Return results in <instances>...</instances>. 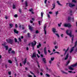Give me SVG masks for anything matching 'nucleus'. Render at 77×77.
Wrapping results in <instances>:
<instances>
[{
  "instance_id": "f257e3e1",
  "label": "nucleus",
  "mask_w": 77,
  "mask_h": 77,
  "mask_svg": "<svg viewBox=\"0 0 77 77\" xmlns=\"http://www.w3.org/2000/svg\"><path fill=\"white\" fill-rule=\"evenodd\" d=\"M66 33L67 35L69 36L70 37H72V41H73V40H74V35H72V31H71V30H67L66 32Z\"/></svg>"
},
{
  "instance_id": "f03ea898",
  "label": "nucleus",
  "mask_w": 77,
  "mask_h": 77,
  "mask_svg": "<svg viewBox=\"0 0 77 77\" xmlns=\"http://www.w3.org/2000/svg\"><path fill=\"white\" fill-rule=\"evenodd\" d=\"M77 63H76L75 64H72L68 68L70 70H72V71H73L74 70V68H72V67H75V66H77Z\"/></svg>"
},
{
  "instance_id": "7ed1b4c3",
  "label": "nucleus",
  "mask_w": 77,
  "mask_h": 77,
  "mask_svg": "<svg viewBox=\"0 0 77 77\" xmlns=\"http://www.w3.org/2000/svg\"><path fill=\"white\" fill-rule=\"evenodd\" d=\"M6 41L8 44H10L11 45H12V44L14 42L13 39H9V40L8 39H6Z\"/></svg>"
},
{
  "instance_id": "20e7f679",
  "label": "nucleus",
  "mask_w": 77,
  "mask_h": 77,
  "mask_svg": "<svg viewBox=\"0 0 77 77\" xmlns=\"http://www.w3.org/2000/svg\"><path fill=\"white\" fill-rule=\"evenodd\" d=\"M64 26L66 27H68L69 28H70V27H71L72 25L70 23L68 24H65L64 25Z\"/></svg>"
},
{
  "instance_id": "39448f33",
  "label": "nucleus",
  "mask_w": 77,
  "mask_h": 77,
  "mask_svg": "<svg viewBox=\"0 0 77 77\" xmlns=\"http://www.w3.org/2000/svg\"><path fill=\"white\" fill-rule=\"evenodd\" d=\"M46 27H47V25H46V24H45L44 26V30L45 32V35H46V34H47V31H46Z\"/></svg>"
},
{
  "instance_id": "423d86ee",
  "label": "nucleus",
  "mask_w": 77,
  "mask_h": 77,
  "mask_svg": "<svg viewBox=\"0 0 77 77\" xmlns=\"http://www.w3.org/2000/svg\"><path fill=\"white\" fill-rule=\"evenodd\" d=\"M33 42L35 43L34 44L33 42H32L31 43L32 47H34V46H35V45L36 44V42L35 41H34Z\"/></svg>"
},
{
  "instance_id": "0eeeda50",
  "label": "nucleus",
  "mask_w": 77,
  "mask_h": 77,
  "mask_svg": "<svg viewBox=\"0 0 77 77\" xmlns=\"http://www.w3.org/2000/svg\"><path fill=\"white\" fill-rule=\"evenodd\" d=\"M36 57V53H32V58H33V57Z\"/></svg>"
},
{
  "instance_id": "6e6552de",
  "label": "nucleus",
  "mask_w": 77,
  "mask_h": 77,
  "mask_svg": "<svg viewBox=\"0 0 77 77\" xmlns=\"http://www.w3.org/2000/svg\"><path fill=\"white\" fill-rule=\"evenodd\" d=\"M5 45L6 44H2V45H3V46H5L6 50H8V46H6Z\"/></svg>"
},
{
  "instance_id": "1a4fd4ad",
  "label": "nucleus",
  "mask_w": 77,
  "mask_h": 77,
  "mask_svg": "<svg viewBox=\"0 0 77 77\" xmlns=\"http://www.w3.org/2000/svg\"><path fill=\"white\" fill-rule=\"evenodd\" d=\"M69 6L70 8H72V7H74V6H75V5L74 4H72L71 3H69Z\"/></svg>"
},
{
  "instance_id": "9d476101",
  "label": "nucleus",
  "mask_w": 77,
  "mask_h": 77,
  "mask_svg": "<svg viewBox=\"0 0 77 77\" xmlns=\"http://www.w3.org/2000/svg\"><path fill=\"white\" fill-rule=\"evenodd\" d=\"M28 27H29V29L31 31H33V27H32L30 25H29Z\"/></svg>"
},
{
  "instance_id": "9b49d317",
  "label": "nucleus",
  "mask_w": 77,
  "mask_h": 77,
  "mask_svg": "<svg viewBox=\"0 0 77 77\" xmlns=\"http://www.w3.org/2000/svg\"><path fill=\"white\" fill-rule=\"evenodd\" d=\"M14 32L15 33H16V34H18L19 33L18 31L16 29H14Z\"/></svg>"
},
{
  "instance_id": "f8f14e48",
  "label": "nucleus",
  "mask_w": 77,
  "mask_h": 77,
  "mask_svg": "<svg viewBox=\"0 0 77 77\" xmlns=\"http://www.w3.org/2000/svg\"><path fill=\"white\" fill-rule=\"evenodd\" d=\"M52 32H54V33H56V32H56V29L54 28H52Z\"/></svg>"
},
{
  "instance_id": "ddd939ff",
  "label": "nucleus",
  "mask_w": 77,
  "mask_h": 77,
  "mask_svg": "<svg viewBox=\"0 0 77 77\" xmlns=\"http://www.w3.org/2000/svg\"><path fill=\"white\" fill-rule=\"evenodd\" d=\"M55 3H54L52 4V7L53 8H51L52 10H53L54 8H55V6H56V5H55Z\"/></svg>"
},
{
  "instance_id": "4468645a",
  "label": "nucleus",
  "mask_w": 77,
  "mask_h": 77,
  "mask_svg": "<svg viewBox=\"0 0 77 77\" xmlns=\"http://www.w3.org/2000/svg\"><path fill=\"white\" fill-rule=\"evenodd\" d=\"M42 60H43V61L44 62V63H46L47 62H46V59H45V58H43L42 59Z\"/></svg>"
},
{
  "instance_id": "2eb2a0df",
  "label": "nucleus",
  "mask_w": 77,
  "mask_h": 77,
  "mask_svg": "<svg viewBox=\"0 0 77 77\" xmlns=\"http://www.w3.org/2000/svg\"><path fill=\"white\" fill-rule=\"evenodd\" d=\"M44 54L45 55H47V51L46 50V47H45L44 49Z\"/></svg>"
},
{
  "instance_id": "dca6fc26",
  "label": "nucleus",
  "mask_w": 77,
  "mask_h": 77,
  "mask_svg": "<svg viewBox=\"0 0 77 77\" xmlns=\"http://www.w3.org/2000/svg\"><path fill=\"white\" fill-rule=\"evenodd\" d=\"M68 57H69V54H67L66 57L65 58V60H67L68 58Z\"/></svg>"
},
{
  "instance_id": "f3484780",
  "label": "nucleus",
  "mask_w": 77,
  "mask_h": 77,
  "mask_svg": "<svg viewBox=\"0 0 77 77\" xmlns=\"http://www.w3.org/2000/svg\"><path fill=\"white\" fill-rule=\"evenodd\" d=\"M74 47H72L71 48V51H70V53H72V51H74Z\"/></svg>"
},
{
  "instance_id": "a211bd4d",
  "label": "nucleus",
  "mask_w": 77,
  "mask_h": 77,
  "mask_svg": "<svg viewBox=\"0 0 77 77\" xmlns=\"http://www.w3.org/2000/svg\"><path fill=\"white\" fill-rule=\"evenodd\" d=\"M69 47L67 48V50L66 51H65V52L64 53V55L66 54V52H67V51H68V50H69Z\"/></svg>"
},
{
  "instance_id": "6ab92c4d",
  "label": "nucleus",
  "mask_w": 77,
  "mask_h": 77,
  "mask_svg": "<svg viewBox=\"0 0 77 77\" xmlns=\"http://www.w3.org/2000/svg\"><path fill=\"white\" fill-rule=\"evenodd\" d=\"M41 44L40 43L38 44V45L37 46V48H39V47H41Z\"/></svg>"
},
{
  "instance_id": "aec40b11",
  "label": "nucleus",
  "mask_w": 77,
  "mask_h": 77,
  "mask_svg": "<svg viewBox=\"0 0 77 77\" xmlns=\"http://www.w3.org/2000/svg\"><path fill=\"white\" fill-rule=\"evenodd\" d=\"M26 62H27V60L26 59V58H25L24 61L23 62V64L25 65V64L26 63Z\"/></svg>"
},
{
  "instance_id": "412c9836",
  "label": "nucleus",
  "mask_w": 77,
  "mask_h": 77,
  "mask_svg": "<svg viewBox=\"0 0 77 77\" xmlns=\"http://www.w3.org/2000/svg\"><path fill=\"white\" fill-rule=\"evenodd\" d=\"M55 16H57V15H58V14H59V12H58V11H56L55 12Z\"/></svg>"
},
{
  "instance_id": "4be33fe9",
  "label": "nucleus",
  "mask_w": 77,
  "mask_h": 77,
  "mask_svg": "<svg viewBox=\"0 0 77 77\" xmlns=\"http://www.w3.org/2000/svg\"><path fill=\"white\" fill-rule=\"evenodd\" d=\"M57 3H58V5H60V6H62V5L60 4V3L59 2V1H57Z\"/></svg>"
},
{
  "instance_id": "5701e85b",
  "label": "nucleus",
  "mask_w": 77,
  "mask_h": 77,
  "mask_svg": "<svg viewBox=\"0 0 77 77\" xmlns=\"http://www.w3.org/2000/svg\"><path fill=\"white\" fill-rule=\"evenodd\" d=\"M69 14H70L71 15H72V14H72V10H70V11H69Z\"/></svg>"
},
{
  "instance_id": "b1692460",
  "label": "nucleus",
  "mask_w": 77,
  "mask_h": 77,
  "mask_svg": "<svg viewBox=\"0 0 77 77\" xmlns=\"http://www.w3.org/2000/svg\"><path fill=\"white\" fill-rule=\"evenodd\" d=\"M9 26H10V28H12L13 27V25L11 23L9 24Z\"/></svg>"
},
{
  "instance_id": "393cba45",
  "label": "nucleus",
  "mask_w": 77,
  "mask_h": 77,
  "mask_svg": "<svg viewBox=\"0 0 77 77\" xmlns=\"http://www.w3.org/2000/svg\"><path fill=\"white\" fill-rule=\"evenodd\" d=\"M8 63H12V62L11 61V60H8Z\"/></svg>"
},
{
  "instance_id": "a878e982",
  "label": "nucleus",
  "mask_w": 77,
  "mask_h": 77,
  "mask_svg": "<svg viewBox=\"0 0 77 77\" xmlns=\"http://www.w3.org/2000/svg\"><path fill=\"white\" fill-rule=\"evenodd\" d=\"M11 53H12V54H15V51H11Z\"/></svg>"
},
{
  "instance_id": "bb28decb",
  "label": "nucleus",
  "mask_w": 77,
  "mask_h": 77,
  "mask_svg": "<svg viewBox=\"0 0 77 77\" xmlns=\"http://www.w3.org/2000/svg\"><path fill=\"white\" fill-rule=\"evenodd\" d=\"M62 72H63V73H64V74H68V73H67L66 72H64V71H62Z\"/></svg>"
},
{
  "instance_id": "cd10ccee",
  "label": "nucleus",
  "mask_w": 77,
  "mask_h": 77,
  "mask_svg": "<svg viewBox=\"0 0 77 77\" xmlns=\"http://www.w3.org/2000/svg\"><path fill=\"white\" fill-rule=\"evenodd\" d=\"M33 11V8H31L29 10V12H32Z\"/></svg>"
},
{
  "instance_id": "c85d7f7f",
  "label": "nucleus",
  "mask_w": 77,
  "mask_h": 77,
  "mask_svg": "<svg viewBox=\"0 0 77 77\" xmlns=\"http://www.w3.org/2000/svg\"><path fill=\"white\" fill-rule=\"evenodd\" d=\"M69 62H70V61H68L67 62H66V66H67L68 65V63H69Z\"/></svg>"
},
{
  "instance_id": "c756f323",
  "label": "nucleus",
  "mask_w": 77,
  "mask_h": 77,
  "mask_svg": "<svg viewBox=\"0 0 77 77\" xmlns=\"http://www.w3.org/2000/svg\"><path fill=\"white\" fill-rule=\"evenodd\" d=\"M41 18H42V17H43V13L41 12Z\"/></svg>"
},
{
  "instance_id": "7c9ffc66",
  "label": "nucleus",
  "mask_w": 77,
  "mask_h": 77,
  "mask_svg": "<svg viewBox=\"0 0 77 77\" xmlns=\"http://www.w3.org/2000/svg\"><path fill=\"white\" fill-rule=\"evenodd\" d=\"M77 45V41H76L75 44V47H76Z\"/></svg>"
},
{
  "instance_id": "2f4dec72",
  "label": "nucleus",
  "mask_w": 77,
  "mask_h": 77,
  "mask_svg": "<svg viewBox=\"0 0 77 77\" xmlns=\"http://www.w3.org/2000/svg\"><path fill=\"white\" fill-rule=\"evenodd\" d=\"M25 6H26V7H27V6H28L27 2V1H26L25 2Z\"/></svg>"
},
{
  "instance_id": "473e14b6",
  "label": "nucleus",
  "mask_w": 77,
  "mask_h": 77,
  "mask_svg": "<svg viewBox=\"0 0 77 77\" xmlns=\"http://www.w3.org/2000/svg\"><path fill=\"white\" fill-rule=\"evenodd\" d=\"M72 2L73 3H76L77 1L75 0H73L72 1Z\"/></svg>"
},
{
  "instance_id": "72a5a7b5",
  "label": "nucleus",
  "mask_w": 77,
  "mask_h": 77,
  "mask_svg": "<svg viewBox=\"0 0 77 77\" xmlns=\"http://www.w3.org/2000/svg\"><path fill=\"white\" fill-rule=\"evenodd\" d=\"M18 39L19 42H21V39L20 37Z\"/></svg>"
},
{
  "instance_id": "f704fd0d",
  "label": "nucleus",
  "mask_w": 77,
  "mask_h": 77,
  "mask_svg": "<svg viewBox=\"0 0 77 77\" xmlns=\"http://www.w3.org/2000/svg\"><path fill=\"white\" fill-rule=\"evenodd\" d=\"M54 57H53L51 58V60L52 61H53L54 60Z\"/></svg>"
},
{
  "instance_id": "c9c22d12",
  "label": "nucleus",
  "mask_w": 77,
  "mask_h": 77,
  "mask_svg": "<svg viewBox=\"0 0 77 77\" xmlns=\"http://www.w3.org/2000/svg\"><path fill=\"white\" fill-rule=\"evenodd\" d=\"M13 9L15 8V5L14 4L13 5Z\"/></svg>"
},
{
  "instance_id": "e433bc0d",
  "label": "nucleus",
  "mask_w": 77,
  "mask_h": 77,
  "mask_svg": "<svg viewBox=\"0 0 77 77\" xmlns=\"http://www.w3.org/2000/svg\"><path fill=\"white\" fill-rule=\"evenodd\" d=\"M71 18L70 17H68V20H71Z\"/></svg>"
},
{
  "instance_id": "4c0bfd02",
  "label": "nucleus",
  "mask_w": 77,
  "mask_h": 77,
  "mask_svg": "<svg viewBox=\"0 0 77 77\" xmlns=\"http://www.w3.org/2000/svg\"><path fill=\"white\" fill-rule=\"evenodd\" d=\"M14 60L16 62H17V57H15Z\"/></svg>"
},
{
  "instance_id": "58836bf2",
  "label": "nucleus",
  "mask_w": 77,
  "mask_h": 77,
  "mask_svg": "<svg viewBox=\"0 0 77 77\" xmlns=\"http://www.w3.org/2000/svg\"><path fill=\"white\" fill-rule=\"evenodd\" d=\"M58 48V46H55V49H57Z\"/></svg>"
},
{
  "instance_id": "ea45409f",
  "label": "nucleus",
  "mask_w": 77,
  "mask_h": 77,
  "mask_svg": "<svg viewBox=\"0 0 77 77\" xmlns=\"http://www.w3.org/2000/svg\"><path fill=\"white\" fill-rule=\"evenodd\" d=\"M12 51V48H10L8 50V51Z\"/></svg>"
},
{
  "instance_id": "a19ab883",
  "label": "nucleus",
  "mask_w": 77,
  "mask_h": 77,
  "mask_svg": "<svg viewBox=\"0 0 77 77\" xmlns=\"http://www.w3.org/2000/svg\"><path fill=\"white\" fill-rule=\"evenodd\" d=\"M15 18H17V17H18V15L17 14H16L14 15Z\"/></svg>"
},
{
  "instance_id": "79ce46f5",
  "label": "nucleus",
  "mask_w": 77,
  "mask_h": 77,
  "mask_svg": "<svg viewBox=\"0 0 77 77\" xmlns=\"http://www.w3.org/2000/svg\"><path fill=\"white\" fill-rule=\"evenodd\" d=\"M30 73L31 74H32L33 75H35V74H34V73H33V72H32L31 71H30Z\"/></svg>"
},
{
  "instance_id": "37998d69",
  "label": "nucleus",
  "mask_w": 77,
  "mask_h": 77,
  "mask_svg": "<svg viewBox=\"0 0 77 77\" xmlns=\"http://www.w3.org/2000/svg\"><path fill=\"white\" fill-rule=\"evenodd\" d=\"M55 35H56L58 37V38H59L60 37V36L59 35V34L57 33H55Z\"/></svg>"
},
{
  "instance_id": "c03bdc74",
  "label": "nucleus",
  "mask_w": 77,
  "mask_h": 77,
  "mask_svg": "<svg viewBox=\"0 0 77 77\" xmlns=\"http://www.w3.org/2000/svg\"><path fill=\"white\" fill-rule=\"evenodd\" d=\"M46 75L47 76V77H50V75L49 74H48L47 73L46 74Z\"/></svg>"
},
{
  "instance_id": "a18cd8bd",
  "label": "nucleus",
  "mask_w": 77,
  "mask_h": 77,
  "mask_svg": "<svg viewBox=\"0 0 77 77\" xmlns=\"http://www.w3.org/2000/svg\"><path fill=\"white\" fill-rule=\"evenodd\" d=\"M14 40L15 41V42H17V38H14Z\"/></svg>"
},
{
  "instance_id": "49530a36",
  "label": "nucleus",
  "mask_w": 77,
  "mask_h": 77,
  "mask_svg": "<svg viewBox=\"0 0 77 77\" xmlns=\"http://www.w3.org/2000/svg\"><path fill=\"white\" fill-rule=\"evenodd\" d=\"M56 44H57V42H56V41L54 42V45H56Z\"/></svg>"
},
{
  "instance_id": "de8ad7c7",
  "label": "nucleus",
  "mask_w": 77,
  "mask_h": 77,
  "mask_svg": "<svg viewBox=\"0 0 77 77\" xmlns=\"http://www.w3.org/2000/svg\"><path fill=\"white\" fill-rule=\"evenodd\" d=\"M68 72H69V73H73V72H72V71H68Z\"/></svg>"
},
{
  "instance_id": "09e8293b",
  "label": "nucleus",
  "mask_w": 77,
  "mask_h": 77,
  "mask_svg": "<svg viewBox=\"0 0 77 77\" xmlns=\"http://www.w3.org/2000/svg\"><path fill=\"white\" fill-rule=\"evenodd\" d=\"M27 35H28V37H30V33H28Z\"/></svg>"
},
{
  "instance_id": "8fccbe9b",
  "label": "nucleus",
  "mask_w": 77,
  "mask_h": 77,
  "mask_svg": "<svg viewBox=\"0 0 77 77\" xmlns=\"http://www.w3.org/2000/svg\"><path fill=\"white\" fill-rule=\"evenodd\" d=\"M49 14H53V12L51 11H50L49 12Z\"/></svg>"
},
{
  "instance_id": "3c124183",
  "label": "nucleus",
  "mask_w": 77,
  "mask_h": 77,
  "mask_svg": "<svg viewBox=\"0 0 77 77\" xmlns=\"http://www.w3.org/2000/svg\"><path fill=\"white\" fill-rule=\"evenodd\" d=\"M27 41V39H25L24 40V42H26Z\"/></svg>"
},
{
  "instance_id": "603ef678",
  "label": "nucleus",
  "mask_w": 77,
  "mask_h": 77,
  "mask_svg": "<svg viewBox=\"0 0 77 77\" xmlns=\"http://www.w3.org/2000/svg\"><path fill=\"white\" fill-rule=\"evenodd\" d=\"M47 0H45V4H47Z\"/></svg>"
},
{
  "instance_id": "864d4df0",
  "label": "nucleus",
  "mask_w": 77,
  "mask_h": 77,
  "mask_svg": "<svg viewBox=\"0 0 77 77\" xmlns=\"http://www.w3.org/2000/svg\"><path fill=\"white\" fill-rule=\"evenodd\" d=\"M8 73L9 75H11V72H9Z\"/></svg>"
},
{
  "instance_id": "5fc2aeb1",
  "label": "nucleus",
  "mask_w": 77,
  "mask_h": 77,
  "mask_svg": "<svg viewBox=\"0 0 77 77\" xmlns=\"http://www.w3.org/2000/svg\"><path fill=\"white\" fill-rule=\"evenodd\" d=\"M35 33H39V31H38V30H36V31Z\"/></svg>"
},
{
  "instance_id": "6e6d98bb",
  "label": "nucleus",
  "mask_w": 77,
  "mask_h": 77,
  "mask_svg": "<svg viewBox=\"0 0 77 77\" xmlns=\"http://www.w3.org/2000/svg\"><path fill=\"white\" fill-rule=\"evenodd\" d=\"M15 27L16 28H17V27H18V26L17 25V24H15Z\"/></svg>"
},
{
  "instance_id": "4d7b16f0",
  "label": "nucleus",
  "mask_w": 77,
  "mask_h": 77,
  "mask_svg": "<svg viewBox=\"0 0 77 77\" xmlns=\"http://www.w3.org/2000/svg\"><path fill=\"white\" fill-rule=\"evenodd\" d=\"M19 12H20V13H21V10L20 9H19Z\"/></svg>"
},
{
  "instance_id": "13d9d810",
  "label": "nucleus",
  "mask_w": 77,
  "mask_h": 77,
  "mask_svg": "<svg viewBox=\"0 0 77 77\" xmlns=\"http://www.w3.org/2000/svg\"><path fill=\"white\" fill-rule=\"evenodd\" d=\"M25 70H26V71H28V68L27 67H25Z\"/></svg>"
},
{
  "instance_id": "bf43d9fd",
  "label": "nucleus",
  "mask_w": 77,
  "mask_h": 77,
  "mask_svg": "<svg viewBox=\"0 0 77 77\" xmlns=\"http://www.w3.org/2000/svg\"><path fill=\"white\" fill-rule=\"evenodd\" d=\"M38 24H39V25H41V22H40V21H38Z\"/></svg>"
},
{
  "instance_id": "052dcab7",
  "label": "nucleus",
  "mask_w": 77,
  "mask_h": 77,
  "mask_svg": "<svg viewBox=\"0 0 77 77\" xmlns=\"http://www.w3.org/2000/svg\"><path fill=\"white\" fill-rule=\"evenodd\" d=\"M40 75H43V73L42 72H40Z\"/></svg>"
},
{
  "instance_id": "680f3d73",
  "label": "nucleus",
  "mask_w": 77,
  "mask_h": 77,
  "mask_svg": "<svg viewBox=\"0 0 77 77\" xmlns=\"http://www.w3.org/2000/svg\"><path fill=\"white\" fill-rule=\"evenodd\" d=\"M37 56L38 57V58H39V57H40V56H39V55H38V54H37Z\"/></svg>"
},
{
  "instance_id": "e2e57ef3",
  "label": "nucleus",
  "mask_w": 77,
  "mask_h": 77,
  "mask_svg": "<svg viewBox=\"0 0 77 77\" xmlns=\"http://www.w3.org/2000/svg\"><path fill=\"white\" fill-rule=\"evenodd\" d=\"M48 18H50V16L49 15V14H48Z\"/></svg>"
},
{
  "instance_id": "0e129e2a",
  "label": "nucleus",
  "mask_w": 77,
  "mask_h": 77,
  "mask_svg": "<svg viewBox=\"0 0 77 77\" xmlns=\"http://www.w3.org/2000/svg\"><path fill=\"white\" fill-rule=\"evenodd\" d=\"M38 54H40V51H39V50H38Z\"/></svg>"
},
{
  "instance_id": "69168bd1",
  "label": "nucleus",
  "mask_w": 77,
  "mask_h": 77,
  "mask_svg": "<svg viewBox=\"0 0 77 77\" xmlns=\"http://www.w3.org/2000/svg\"><path fill=\"white\" fill-rule=\"evenodd\" d=\"M28 77H32V75H28Z\"/></svg>"
},
{
  "instance_id": "338daca9",
  "label": "nucleus",
  "mask_w": 77,
  "mask_h": 77,
  "mask_svg": "<svg viewBox=\"0 0 77 77\" xmlns=\"http://www.w3.org/2000/svg\"><path fill=\"white\" fill-rule=\"evenodd\" d=\"M26 49V50L28 51L29 50V48L28 47H27Z\"/></svg>"
},
{
  "instance_id": "774afa93",
  "label": "nucleus",
  "mask_w": 77,
  "mask_h": 77,
  "mask_svg": "<svg viewBox=\"0 0 77 77\" xmlns=\"http://www.w3.org/2000/svg\"><path fill=\"white\" fill-rule=\"evenodd\" d=\"M5 18L6 19V20H7V19H8V17H7V16H5Z\"/></svg>"
}]
</instances>
